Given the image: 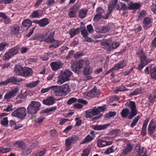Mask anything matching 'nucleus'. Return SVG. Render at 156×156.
I'll return each mask as SVG.
<instances>
[{
  "mask_svg": "<svg viewBox=\"0 0 156 156\" xmlns=\"http://www.w3.org/2000/svg\"><path fill=\"white\" fill-rule=\"evenodd\" d=\"M156 122L154 119H152L150 122L148 127V134L151 136L153 135L156 131Z\"/></svg>",
  "mask_w": 156,
  "mask_h": 156,
  "instance_id": "13",
  "label": "nucleus"
},
{
  "mask_svg": "<svg viewBox=\"0 0 156 156\" xmlns=\"http://www.w3.org/2000/svg\"><path fill=\"white\" fill-rule=\"evenodd\" d=\"M128 61L127 60L125 59L121 60L119 62L114 66L116 69V70L122 69L126 66L127 64Z\"/></svg>",
  "mask_w": 156,
  "mask_h": 156,
  "instance_id": "22",
  "label": "nucleus"
},
{
  "mask_svg": "<svg viewBox=\"0 0 156 156\" xmlns=\"http://www.w3.org/2000/svg\"><path fill=\"white\" fill-rule=\"evenodd\" d=\"M153 19L149 17H145L144 19L143 22V27L145 30H147L152 26Z\"/></svg>",
  "mask_w": 156,
  "mask_h": 156,
  "instance_id": "16",
  "label": "nucleus"
},
{
  "mask_svg": "<svg viewBox=\"0 0 156 156\" xmlns=\"http://www.w3.org/2000/svg\"><path fill=\"white\" fill-rule=\"evenodd\" d=\"M41 105L40 102L32 101L27 108V113L28 114H36L40 109Z\"/></svg>",
  "mask_w": 156,
  "mask_h": 156,
  "instance_id": "3",
  "label": "nucleus"
},
{
  "mask_svg": "<svg viewBox=\"0 0 156 156\" xmlns=\"http://www.w3.org/2000/svg\"><path fill=\"white\" fill-rule=\"evenodd\" d=\"M32 150L30 148L26 149L23 150L22 152V155H27L30 154Z\"/></svg>",
  "mask_w": 156,
  "mask_h": 156,
  "instance_id": "57",
  "label": "nucleus"
},
{
  "mask_svg": "<svg viewBox=\"0 0 156 156\" xmlns=\"http://www.w3.org/2000/svg\"><path fill=\"white\" fill-rule=\"evenodd\" d=\"M8 84L11 83L12 84H16L17 82H20L21 81L22 79L19 78L17 77L13 76L7 79Z\"/></svg>",
  "mask_w": 156,
  "mask_h": 156,
  "instance_id": "26",
  "label": "nucleus"
},
{
  "mask_svg": "<svg viewBox=\"0 0 156 156\" xmlns=\"http://www.w3.org/2000/svg\"><path fill=\"white\" fill-rule=\"evenodd\" d=\"M9 46V43L5 42H2L0 43V51H3L5 47H8Z\"/></svg>",
  "mask_w": 156,
  "mask_h": 156,
  "instance_id": "42",
  "label": "nucleus"
},
{
  "mask_svg": "<svg viewBox=\"0 0 156 156\" xmlns=\"http://www.w3.org/2000/svg\"><path fill=\"white\" fill-rule=\"evenodd\" d=\"M136 150L138 152V154L139 156H140L141 154H143L144 152V148L143 147H142L140 146L139 145L136 146Z\"/></svg>",
  "mask_w": 156,
  "mask_h": 156,
  "instance_id": "49",
  "label": "nucleus"
},
{
  "mask_svg": "<svg viewBox=\"0 0 156 156\" xmlns=\"http://www.w3.org/2000/svg\"><path fill=\"white\" fill-rule=\"evenodd\" d=\"M100 93V90H98L96 87L94 86L92 90L88 92L87 94L88 96L93 98L95 96L98 97Z\"/></svg>",
  "mask_w": 156,
  "mask_h": 156,
  "instance_id": "20",
  "label": "nucleus"
},
{
  "mask_svg": "<svg viewBox=\"0 0 156 156\" xmlns=\"http://www.w3.org/2000/svg\"><path fill=\"white\" fill-rule=\"evenodd\" d=\"M110 29V27L109 26H102L98 28L97 30L98 32L101 33H104L109 31Z\"/></svg>",
  "mask_w": 156,
  "mask_h": 156,
  "instance_id": "30",
  "label": "nucleus"
},
{
  "mask_svg": "<svg viewBox=\"0 0 156 156\" xmlns=\"http://www.w3.org/2000/svg\"><path fill=\"white\" fill-rule=\"evenodd\" d=\"M116 114V112H115L111 111L106 114L105 115V116L106 118H109L115 116Z\"/></svg>",
  "mask_w": 156,
  "mask_h": 156,
  "instance_id": "53",
  "label": "nucleus"
},
{
  "mask_svg": "<svg viewBox=\"0 0 156 156\" xmlns=\"http://www.w3.org/2000/svg\"><path fill=\"white\" fill-rule=\"evenodd\" d=\"M63 65L64 63L59 61L52 62L50 64L51 68L53 71H57L62 68Z\"/></svg>",
  "mask_w": 156,
  "mask_h": 156,
  "instance_id": "17",
  "label": "nucleus"
},
{
  "mask_svg": "<svg viewBox=\"0 0 156 156\" xmlns=\"http://www.w3.org/2000/svg\"><path fill=\"white\" fill-rule=\"evenodd\" d=\"M19 91V89L18 87H15L6 94L4 96V99L9 100L15 97L17 95Z\"/></svg>",
  "mask_w": 156,
  "mask_h": 156,
  "instance_id": "14",
  "label": "nucleus"
},
{
  "mask_svg": "<svg viewBox=\"0 0 156 156\" xmlns=\"http://www.w3.org/2000/svg\"><path fill=\"white\" fill-rule=\"evenodd\" d=\"M120 130L119 129H116L112 130L110 131L109 133L110 135L113 136L114 137H116L120 133Z\"/></svg>",
  "mask_w": 156,
  "mask_h": 156,
  "instance_id": "45",
  "label": "nucleus"
},
{
  "mask_svg": "<svg viewBox=\"0 0 156 156\" xmlns=\"http://www.w3.org/2000/svg\"><path fill=\"white\" fill-rule=\"evenodd\" d=\"M77 101V98H72L68 101L67 103L68 105H70Z\"/></svg>",
  "mask_w": 156,
  "mask_h": 156,
  "instance_id": "54",
  "label": "nucleus"
},
{
  "mask_svg": "<svg viewBox=\"0 0 156 156\" xmlns=\"http://www.w3.org/2000/svg\"><path fill=\"white\" fill-rule=\"evenodd\" d=\"M80 7L79 5L75 4L69 9L68 14L69 17L74 18L76 16V13L79 9Z\"/></svg>",
  "mask_w": 156,
  "mask_h": 156,
  "instance_id": "15",
  "label": "nucleus"
},
{
  "mask_svg": "<svg viewBox=\"0 0 156 156\" xmlns=\"http://www.w3.org/2000/svg\"><path fill=\"white\" fill-rule=\"evenodd\" d=\"M26 109L24 107H20L14 111L12 113V116L21 119H23L27 115Z\"/></svg>",
  "mask_w": 156,
  "mask_h": 156,
  "instance_id": "7",
  "label": "nucleus"
},
{
  "mask_svg": "<svg viewBox=\"0 0 156 156\" xmlns=\"http://www.w3.org/2000/svg\"><path fill=\"white\" fill-rule=\"evenodd\" d=\"M114 7L110 4H109L108 6V12L106 13L105 14V16L104 17L105 19H106L108 18L109 16L112 12Z\"/></svg>",
  "mask_w": 156,
  "mask_h": 156,
  "instance_id": "36",
  "label": "nucleus"
},
{
  "mask_svg": "<svg viewBox=\"0 0 156 156\" xmlns=\"http://www.w3.org/2000/svg\"><path fill=\"white\" fill-rule=\"evenodd\" d=\"M11 151V149L9 148H3L0 147V153H5Z\"/></svg>",
  "mask_w": 156,
  "mask_h": 156,
  "instance_id": "58",
  "label": "nucleus"
},
{
  "mask_svg": "<svg viewBox=\"0 0 156 156\" xmlns=\"http://www.w3.org/2000/svg\"><path fill=\"white\" fill-rule=\"evenodd\" d=\"M59 87L63 96L66 95L70 92V90L69 86L67 84L63 85Z\"/></svg>",
  "mask_w": 156,
  "mask_h": 156,
  "instance_id": "24",
  "label": "nucleus"
},
{
  "mask_svg": "<svg viewBox=\"0 0 156 156\" xmlns=\"http://www.w3.org/2000/svg\"><path fill=\"white\" fill-rule=\"evenodd\" d=\"M23 69V67L21 66L16 65L14 67V71L17 75L22 76Z\"/></svg>",
  "mask_w": 156,
  "mask_h": 156,
  "instance_id": "27",
  "label": "nucleus"
},
{
  "mask_svg": "<svg viewBox=\"0 0 156 156\" xmlns=\"http://www.w3.org/2000/svg\"><path fill=\"white\" fill-rule=\"evenodd\" d=\"M80 29V30L81 34L84 38L88 36V33L84 27H81Z\"/></svg>",
  "mask_w": 156,
  "mask_h": 156,
  "instance_id": "40",
  "label": "nucleus"
},
{
  "mask_svg": "<svg viewBox=\"0 0 156 156\" xmlns=\"http://www.w3.org/2000/svg\"><path fill=\"white\" fill-rule=\"evenodd\" d=\"M146 11L144 10H142L140 12L138 17L139 18H143L146 15Z\"/></svg>",
  "mask_w": 156,
  "mask_h": 156,
  "instance_id": "61",
  "label": "nucleus"
},
{
  "mask_svg": "<svg viewBox=\"0 0 156 156\" xmlns=\"http://www.w3.org/2000/svg\"><path fill=\"white\" fill-rule=\"evenodd\" d=\"M152 65H150L146 67L144 70L145 73L146 75L150 74L151 78L156 80V66L152 67Z\"/></svg>",
  "mask_w": 156,
  "mask_h": 156,
  "instance_id": "10",
  "label": "nucleus"
},
{
  "mask_svg": "<svg viewBox=\"0 0 156 156\" xmlns=\"http://www.w3.org/2000/svg\"><path fill=\"white\" fill-rule=\"evenodd\" d=\"M39 81L38 80L33 81L32 83L27 84V86L29 88H32L35 87L39 83Z\"/></svg>",
  "mask_w": 156,
  "mask_h": 156,
  "instance_id": "47",
  "label": "nucleus"
},
{
  "mask_svg": "<svg viewBox=\"0 0 156 156\" xmlns=\"http://www.w3.org/2000/svg\"><path fill=\"white\" fill-rule=\"evenodd\" d=\"M89 64V61L88 60H79L72 63L71 67L73 71L76 72L83 66L85 67L83 73L84 75L87 76L90 75L92 72V69Z\"/></svg>",
  "mask_w": 156,
  "mask_h": 156,
  "instance_id": "1",
  "label": "nucleus"
},
{
  "mask_svg": "<svg viewBox=\"0 0 156 156\" xmlns=\"http://www.w3.org/2000/svg\"><path fill=\"white\" fill-rule=\"evenodd\" d=\"M88 10L85 8H82L79 12V17L80 18L83 19L87 15Z\"/></svg>",
  "mask_w": 156,
  "mask_h": 156,
  "instance_id": "28",
  "label": "nucleus"
},
{
  "mask_svg": "<svg viewBox=\"0 0 156 156\" xmlns=\"http://www.w3.org/2000/svg\"><path fill=\"white\" fill-rule=\"evenodd\" d=\"M34 22L38 24L40 27H44L49 24L50 22V20L48 18H44L40 20H35Z\"/></svg>",
  "mask_w": 156,
  "mask_h": 156,
  "instance_id": "18",
  "label": "nucleus"
},
{
  "mask_svg": "<svg viewBox=\"0 0 156 156\" xmlns=\"http://www.w3.org/2000/svg\"><path fill=\"white\" fill-rule=\"evenodd\" d=\"M33 73L32 70L28 67H23L22 76L27 77L30 76Z\"/></svg>",
  "mask_w": 156,
  "mask_h": 156,
  "instance_id": "21",
  "label": "nucleus"
},
{
  "mask_svg": "<svg viewBox=\"0 0 156 156\" xmlns=\"http://www.w3.org/2000/svg\"><path fill=\"white\" fill-rule=\"evenodd\" d=\"M15 144L18 145V147L23 149H25L26 145L25 143L21 141H17Z\"/></svg>",
  "mask_w": 156,
  "mask_h": 156,
  "instance_id": "48",
  "label": "nucleus"
},
{
  "mask_svg": "<svg viewBox=\"0 0 156 156\" xmlns=\"http://www.w3.org/2000/svg\"><path fill=\"white\" fill-rule=\"evenodd\" d=\"M140 117V116L138 115L133 119V121L130 125L131 127L133 128L136 125Z\"/></svg>",
  "mask_w": 156,
  "mask_h": 156,
  "instance_id": "39",
  "label": "nucleus"
},
{
  "mask_svg": "<svg viewBox=\"0 0 156 156\" xmlns=\"http://www.w3.org/2000/svg\"><path fill=\"white\" fill-rule=\"evenodd\" d=\"M55 99L52 96H49L42 101L43 104L48 106L52 105L55 103Z\"/></svg>",
  "mask_w": 156,
  "mask_h": 156,
  "instance_id": "19",
  "label": "nucleus"
},
{
  "mask_svg": "<svg viewBox=\"0 0 156 156\" xmlns=\"http://www.w3.org/2000/svg\"><path fill=\"white\" fill-rule=\"evenodd\" d=\"M94 139V138L88 135L83 139L82 140L80 143V144H84L87 143L92 141Z\"/></svg>",
  "mask_w": 156,
  "mask_h": 156,
  "instance_id": "33",
  "label": "nucleus"
},
{
  "mask_svg": "<svg viewBox=\"0 0 156 156\" xmlns=\"http://www.w3.org/2000/svg\"><path fill=\"white\" fill-rule=\"evenodd\" d=\"M54 87L51 86L42 89L41 90V92L42 93H44L48 92L50 90H51Z\"/></svg>",
  "mask_w": 156,
  "mask_h": 156,
  "instance_id": "62",
  "label": "nucleus"
},
{
  "mask_svg": "<svg viewBox=\"0 0 156 156\" xmlns=\"http://www.w3.org/2000/svg\"><path fill=\"white\" fill-rule=\"evenodd\" d=\"M156 99V89L150 94L149 98V101L151 103H153Z\"/></svg>",
  "mask_w": 156,
  "mask_h": 156,
  "instance_id": "37",
  "label": "nucleus"
},
{
  "mask_svg": "<svg viewBox=\"0 0 156 156\" xmlns=\"http://www.w3.org/2000/svg\"><path fill=\"white\" fill-rule=\"evenodd\" d=\"M97 13L99 14L102 17V18L105 19L104 17L105 16V14L103 15L105 13V11L101 7H98L96 10Z\"/></svg>",
  "mask_w": 156,
  "mask_h": 156,
  "instance_id": "44",
  "label": "nucleus"
},
{
  "mask_svg": "<svg viewBox=\"0 0 156 156\" xmlns=\"http://www.w3.org/2000/svg\"><path fill=\"white\" fill-rule=\"evenodd\" d=\"M101 44L103 48L109 51L116 49L119 45V43L117 42L113 43L108 39L103 40L101 41Z\"/></svg>",
  "mask_w": 156,
  "mask_h": 156,
  "instance_id": "4",
  "label": "nucleus"
},
{
  "mask_svg": "<svg viewBox=\"0 0 156 156\" xmlns=\"http://www.w3.org/2000/svg\"><path fill=\"white\" fill-rule=\"evenodd\" d=\"M9 121L8 120V118L5 117L3 118L1 121V124L4 126H6L8 125Z\"/></svg>",
  "mask_w": 156,
  "mask_h": 156,
  "instance_id": "59",
  "label": "nucleus"
},
{
  "mask_svg": "<svg viewBox=\"0 0 156 156\" xmlns=\"http://www.w3.org/2000/svg\"><path fill=\"white\" fill-rule=\"evenodd\" d=\"M89 152L90 151L88 148H87L85 149L83 151L81 156H88Z\"/></svg>",
  "mask_w": 156,
  "mask_h": 156,
  "instance_id": "64",
  "label": "nucleus"
},
{
  "mask_svg": "<svg viewBox=\"0 0 156 156\" xmlns=\"http://www.w3.org/2000/svg\"><path fill=\"white\" fill-rule=\"evenodd\" d=\"M20 27L17 25H15L12 28L11 31L14 34H18L19 33Z\"/></svg>",
  "mask_w": 156,
  "mask_h": 156,
  "instance_id": "41",
  "label": "nucleus"
},
{
  "mask_svg": "<svg viewBox=\"0 0 156 156\" xmlns=\"http://www.w3.org/2000/svg\"><path fill=\"white\" fill-rule=\"evenodd\" d=\"M116 91L122 92L127 90L128 89L127 88L123 86H121L118 87H116Z\"/></svg>",
  "mask_w": 156,
  "mask_h": 156,
  "instance_id": "55",
  "label": "nucleus"
},
{
  "mask_svg": "<svg viewBox=\"0 0 156 156\" xmlns=\"http://www.w3.org/2000/svg\"><path fill=\"white\" fill-rule=\"evenodd\" d=\"M141 5L139 3H134L128 4V8L129 9H139Z\"/></svg>",
  "mask_w": 156,
  "mask_h": 156,
  "instance_id": "35",
  "label": "nucleus"
},
{
  "mask_svg": "<svg viewBox=\"0 0 156 156\" xmlns=\"http://www.w3.org/2000/svg\"><path fill=\"white\" fill-rule=\"evenodd\" d=\"M80 29L78 28L76 29H71L69 31L68 33L70 35V37H73L76 34L80 33Z\"/></svg>",
  "mask_w": 156,
  "mask_h": 156,
  "instance_id": "31",
  "label": "nucleus"
},
{
  "mask_svg": "<svg viewBox=\"0 0 156 156\" xmlns=\"http://www.w3.org/2000/svg\"><path fill=\"white\" fill-rule=\"evenodd\" d=\"M58 120L59 122V125L60 126H62L64 125L67 121H70V120L68 119L60 118L58 119Z\"/></svg>",
  "mask_w": 156,
  "mask_h": 156,
  "instance_id": "50",
  "label": "nucleus"
},
{
  "mask_svg": "<svg viewBox=\"0 0 156 156\" xmlns=\"http://www.w3.org/2000/svg\"><path fill=\"white\" fill-rule=\"evenodd\" d=\"M47 33L45 34H43L41 37L42 38L41 39H39L41 41H44L47 43H51L53 40H54V36L55 35L54 31L49 33Z\"/></svg>",
  "mask_w": 156,
  "mask_h": 156,
  "instance_id": "11",
  "label": "nucleus"
},
{
  "mask_svg": "<svg viewBox=\"0 0 156 156\" xmlns=\"http://www.w3.org/2000/svg\"><path fill=\"white\" fill-rule=\"evenodd\" d=\"M125 105L130 108V113L128 116L129 119H131L135 116L138 113V111L135 103L134 101H130L127 102Z\"/></svg>",
  "mask_w": 156,
  "mask_h": 156,
  "instance_id": "5",
  "label": "nucleus"
},
{
  "mask_svg": "<svg viewBox=\"0 0 156 156\" xmlns=\"http://www.w3.org/2000/svg\"><path fill=\"white\" fill-rule=\"evenodd\" d=\"M72 74V72L69 69H66L63 72L61 71L58 83H62L64 82L69 80Z\"/></svg>",
  "mask_w": 156,
  "mask_h": 156,
  "instance_id": "8",
  "label": "nucleus"
},
{
  "mask_svg": "<svg viewBox=\"0 0 156 156\" xmlns=\"http://www.w3.org/2000/svg\"><path fill=\"white\" fill-rule=\"evenodd\" d=\"M77 137L76 136H73L67 138L65 140V151H68L72 147V144L75 141L77 140Z\"/></svg>",
  "mask_w": 156,
  "mask_h": 156,
  "instance_id": "12",
  "label": "nucleus"
},
{
  "mask_svg": "<svg viewBox=\"0 0 156 156\" xmlns=\"http://www.w3.org/2000/svg\"><path fill=\"white\" fill-rule=\"evenodd\" d=\"M107 141L99 139L97 143V146L99 147H103L106 146Z\"/></svg>",
  "mask_w": 156,
  "mask_h": 156,
  "instance_id": "43",
  "label": "nucleus"
},
{
  "mask_svg": "<svg viewBox=\"0 0 156 156\" xmlns=\"http://www.w3.org/2000/svg\"><path fill=\"white\" fill-rule=\"evenodd\" d=\"M32 25L31 21L29 19L24 20L22 23V26L27 29L29 28Z\"/></svg>",
  "mask_w": 156,
  "mask_h": 156,
  "instance_id": "32",
  "label": "nucleus"
},
{
  "mask_svg": "<svg viewBox=\"0 0 156 156\" xmlns=\"http://www.w3.org/2000/svg\"><path fill=\"white\" fill-rule=\"evenodd\" d=\"M53 88L51 89V93H53L56 96H63L59 87L53 86Z\"/></svg>",
  "mask_w": 156,
  "mask_h": 156,
  "instance_id": "25",
  "label": "nucleus"
},
{
  "mask_svg": "<svg viewBox=\"0 0 156 156\" xmlns=\"http://www.w3.org/2000/svg\"><path fill=\"white\" fill-rule=\"evenodd\" d=\"M20 47L17 45L9 49L6 52L3 56V59L5 60H9L14 55L18 54L19 51Z\"/></svg>",
  "mask_w": 156,
  "mask_h": 156,
  "instance_id": "6",
  "label": "nucleus"
},
{
  "mask_svg": "<svg viewBox=\"0 0 156 156\" xmlns=\"http://www.w3.org/2000/svg\"><path fill=\"white\" fill-rule=\"evenodd\" d=\"M130 111L128 108L123 109L120 113V114L122 118H127L128 119V116L130 115Z\"/></svg>",
  "mask_w": 156,
  "mask_h": 156,
  "instance_id": "29",
  "label": "nucleus"
},
{
  "mask_svg": "<svg viewBox=\"0 0 156 156\" xmlns=\"http://www.w3.org/2000/svg\"><path fill=\"white\" fill-rule=\"evenodd\" d=\"M147 126L143 125L142 127L141 132V134L144 136L146 134V128Z\"/></svg>",
  "mask_w": 156,
  "mask_h": 156,
  "instance_id": "63",
  "label": "nucleus"
},
{
  "mask_svg": "<svg viewBox=\"0 0 156 156\" xmlns=\"http://www.w3.org/2000/svg\"><path fill=\"white\" fill-rule=\"evenodd\" d=\"M39 10L34 11H33L31 15V17L33 18H36L38 17L40 14L38 12Z\"/></svg>",
  "mask_w": 156,
  "mask_h": 156,
  "instance_id": "56",
  "label": "nucleus"
},
{
  "mask_svg": "<svg viewBox=\"0 0 156 156\" xmlns=\"http://www.w3.org/2000/svg\"><path fill=\"white\" fill-rule=\"evenodd\" d=\"M14 0H0V4L4 3L5 4H10L12 3Z\"/></svg>",
  "mask_w": 156,
  "mask_h": 156,
  "instance_id": "60",
  "label": "nucleus"
},
{
  "mask_svg": "<svg viewBox=\"0 0 156 156\" xmlns=\"http://www.w3.org/2000/svg\"><path fill=\"white\" fill-rule=\"evenodd\" d=\"M108 126V125H96L94 126L93 128L94 130H101L106 129Z\"/></svg>",
  "mask_w": 156,
  "mask_h": 156,
  "instance_id": "38",
  "label": "nucleus"
},
{
  "mask_svg": "<svg viewBox=\"0 0 156 156\" xmlns=\"http://www.w3.org/2000/svg\"><path fill=\"white\" fill-rule=\"evenodd\" d=\"M136 54L139 56L140 59L146 56L145 53L143 51V49H141L136 52Z\"/></svg>",
  "mask_w": 156,
  "mask_h": 156,
  "instance_id": "51",
  "label": "nucleus"
},
{
  "mask_svg": "<svg viewBox=\"0 0 156 156\" xmlns=\"http://www.w3.org/2000/svg\"><path fill=\"white\" fill-rule=\"evenodd\" d=\"M106 109V105H104L102 106H98V108L94 107L91 109L85 111L86 117L91 118L94 116L98 115L101 112H104Z\"/></svg>",
  "mask_w": 156,
  "mask_h": 156,
  "instance_id": "2",
  "label": "nucleus"
},
{
  "mask_svg": "<svg viewBox=\"0 0 156 156\" xmlns=\"http://www.w3.org/2000/svg\"><path fill=\"white\" fill-rule=\"evenodd\" d=\"M140 62L146 66L150 63L152 61L151 59H149L147 58L146 56L144 57H142V58L140 59Z\"/></svg>",
  "mask_w": 156,
  "mask_h": 156,
  "instance_id": "34",
  "label": "nucleus"
},
{
  "mask_svg": "<svg viewBox=\"0 0 156 156\" xmlns=\"http://www.w3.org/2000/svg\"><path fill=\"white\" fill-rule=\"evenodd\" d=\"M115 146H112L109 148H108L105 151V153L106 154H108L111 153H113L115 151L114 149H115Z\"/></svg>",
  "mask_w": 156,
  "mask_h": 156,
  "instance_id": "46",
  "label": "nucleus"
},
{
  "mask_svg": "<svg viewBox=\"0 0 156 156\" xmlns=\"http://www.w3.org/2000/svg\"><path fill=\"white\" fill-rule=\"evenodd\" d=\"M52 44L49 46V48H55L59 47L63 43V41H59L54 39L51 42Z\"/></svg>",
  "mask_w": 156,
  "mask_h": 156,
  "instance_id": "23",
  "label": "nucleus"
},
{
  "mask_svg": "<svg viewBox=\"0 0 156 156\" xmlns=\"http://www.w3.org/2000/svg\"><path fill=\"white\" fill-rule=\"evenodd\" d=\"M133 147L130 143H127L122 145L121 148V156H127L132 151Z\"/></svg>",
  "mask_w": 156,
  "mask_h": 156,
  "instance_id": "9",
  "label": "nucleus"
},
{
  "mask_svg": "<svg viewBox=\"0 0 156 156\" xmlns=\"http://www.w3.org/2000/svg\"><path fill=\"white\" fill-rule=\"evenodd\" d=\"M142 92V90L140 88H137L135 90L131 93L130 95L134 96L138 94H140Z\"/></svg>",
  "mask_w": 156,
  "mask_h": 156,
  "instance_id": "52",
  "label": "nucleus"
}]
</instances>
